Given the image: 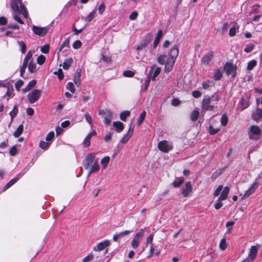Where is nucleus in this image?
Here are the masks:
<instances>
[{
  "label": "nucleus",
  "instance_id": "473e14b6",
  "mask_svg": "<svg viewBox=\"0 0 262 262\" xmlns=\"http://www.w3.org/2000/svg\"><path fill=\"white\" fill-rule=\"evenodd\" d=\"M53 74L58 76L59 80H62L64 78L63 72L61 69H59L57 71L54 72Z\"/></svg>",
  "mask_w": 262,
  "mask_h": 262
},
{
  "label": "nucleus",
  "instance_id": "052dcab7",
  "mask_svg": "<svg viewBox=\"0 0 262 262\" xmlns=\"http://www.w3.org/2000/svg\"><path fill=\"white\" fill-rule=\"evenodd\" d=\"M84 116L86 121L89 123L90 125H92V119L91 115L88 113H85Z\"/></svg>",
  "mask_w": 262,
  "mask_h": 262
},
{
  "label": "nucleus",
  "instance_id": "412c9836",
  "mask_svg": "<svg viewBox=\"0 0 262 262\" xmlns=\"http://www.w3.org/2000/svg\"><path fill=\"white\" fill-rule=\"evenodd\" d=\"M113 125L115 128L116 132L118 133H120L124 129L123 124L120 121L114 122Z\"/></svg>",
  "mask_w": 262,
  "mask_h": 262
},
{
  "label": "nucleus",
  "instance_id": "f03ea898",
  "mask_svg": "<svg viewBox=\"0 0 262 262\" xmlns=\"http://www.w3.org/2000/svg\"><path fill=\"white\" fill-rule=\"evenodd\" d=\"M214 98L213 96H205L202 102V108L203 111H212L213 110L214 107V105L212 104V100Z\"/></svg>",
  "mask_w": 262,
  "mask_h": 262
},
{
  "label": "nucleus",
  "instance_id": "13d9d810",
  "mask_svg": "<svg viewBox=\"0 0 262 262\" xmlns=\"http://www.w3.org/2000/svg\"><path fill=\"white\" fill-rule=\"evenodd\" d=\"M32 57V53L30 51H29L28 52L26 56H25L24 61H26V62L28 63L29 61L31 59Z\"/></svg>",
  "mask_w": 262,
  "mask_h": 262
},
{
  "label": "nucleus",
  "instance_id": "7c9ffc66",
  "mask_svg": "<svg viewBox=\"0 0 262 262\" xmlns=\"http://www.w3.org/2000/svg\"><path fill=\"white\" fill-rule=\"evenodd\" d=\"M96 10L92 11L87 16L84 18V20L87 22L91 21L95 16Z\"/></svg>",
  "mask_w": 262,
  "mask_h": 262
},
{
  "label": "nucleus",
  "instance_id": "4be33fe9",
  "mask_svg": "<svg viewBox=\"0 0 262 262\" xmlns=\"http://www.w3.org/2000/svg\"><path fill=\"white\" fill-rule=\"evenodd\" d=\"M229 188L228 186H226L224 187L223 190L222 191L220 197V200H225L227 199L228 196V194L229 192Z\"/></svg>",
  "mask_w": 262,
  "mask_h": 262
},
{
  "label": "nucleus",
  "instance_id": "ddd939ff",
  "mask_svg": "<svg viewBox=\"0 0 262 262\" xmlns=\"http://www.w3.org/2000/svg\"><path fill=\"white\" fill-rule=\"evenodd\" d=\"M110 245V242L108 240H104L102 242L98 243L95 247L93 248L95 251H100L103 250Z\"/></svg>",
  "mask_w": 262,
  "mask_h": 262
},
{
  "label": "nucleus",
  "instance_id": "9b49d317",
  "mask_svg": "<svg viewBox=\"0 0 262 262\" xmlns=\"http://www.w3.org/2000/svg\"><path fill=\"white\" fill-rule=\"evenodd\" d=\"M32 31L35 34L39 36H44L47 33L48 29L46 27L33 26Z\"/></svg>",
  "mask_w": 262,
  "mask_h": 262
},
{
  "label": "nucleus",
  "instance_id": "603ef678",
  "mask_svg": "<svg viewBox=\"0 0 262 262\" xmlns=\"http://www.w3.org/2000/svg\"><path fill=\"white\" fill-rule=\"evenodd\" d=\"M81 46H82V43L79 40H76L73 44V47L75 49H79L81 47Z\"/></svg>",
  "mask_w": 262,
  "mask_h": 262
},
{
  "label": "nucleus",
  "instance_id": "20e7f679",
  "mask_svg": "<svg viewBox=\"0 0 262 262\" xmlns=\"http://www.w3.org/2000/svg\"><path fill=\"white\" fill-rule=\"evenodd\" d=\"M158 147L162 152H168L173 149V146L171 142H169L166 140H163L158 143Z\"/></svg>",
  "mask_w": 262,
  "mask_h": 262
},
{
  "label": "nucleus",
  "instance_id": "a19ab883",
  "mask_svg": "<svg viewBox=\"0 0 262 262\" xmlns=\"http://www.w3.org/2000/svg\"><path fill=\"white\" fill-rule=\"evenodd\" d=\"M257 62L255 60H251L249 62L247 66V69L248 70H252L253 68L256 65Z\"/></svg>",
  "mask_w": 262,
  "mask_h": 262
},
{
  "label": "nucleus",
  "instance_id": "774afa93",
  "mask_svg": "<svg viewBox=\"0 0 262 262\" xmlns=\"http://www.w3.org/2000/svg\"><path fill=\"white\" fill-rule=\"evenodd\" d=\"M234 222L230 221L226 223V227L228 228V232H230L232 228L233 225L234 224Z\"/></svg>",
  "mask_w": 262,
  "mask_h": 262
},
{
  "label": "nucleus",
  "instance_id": "0eeeda50",
  "mask_svg": "<svg viewBox=\"0 0 262 262\" xmlns=\"http://www.w3.org/2000/svg\"><path fill=\"white\" fill-rule=\"evenodd\" d=\"M144 229H141L139 232L136 234L131 243L132 247L133 248L136 249L138 247L140 241L144 236Z\"/></svg>",
  "mask_w": 262,
  "mask_h": 262
},
{
  "label": "nucleus",
  "instance_id": "49530a36",
  "mask_svg": "<svg viewBox=\"0 0 262 262\" xmlns=\"http://www.w3.org/2000/svg\"><path fill=\"white\" fill-rule=\"evenodd\" d=\"M146 116V112L143 111L142 113L140 114L139 116V119L138 121V125H140L141 123L143 122L144 119H145Z\"/></svg>",
  "mask_w": 262,
  "mask_h": 262
},
{
  "label": "nucleus",
  "instance_id": "9d476101",
  "mask_svg": "<svg viewBox=\"0 0 262 262\" xmlns=\"http://www.w3.org/2000/svg\"><path fill=\"white\" fill-rule=\"evenodd\" d=\"M95 158V155L93 154H88L82 162V165L86 169H88L90 166L94 163Z\"/></svg>",
  "mask_w": 262,
  "mask_h": 262
},
{
  "label": "nucleus",
  "instance_id": "dca6fc26",
  "mask_svg": "<svg viewBox=\"0 0 262 262\" xmlns=\"http://www.w3.org/2000/svg\"><path fill=\"white\" fill-rule=\"evenodd\" d=\"M213 56V52L209 51L206 55L204 56L202 59V61L204 64H208L211 60Z\"/></svg>",
  "mask_w": 262,
  "mask_h": 262
},
{
  "label": "nucleus",
  "instance_id": "864d4df0",
  "mask_svg": "<svg viewBox=\"0 0 262 262\" xmlns=\"http://www.w3.org/2000/svg\"><path fill=\"white\" fill-rule=\"evenodd\" d=\"M220 248L221 250H224L227 248V244L225 239H222L220 243Z\"/></svg>",
  "mask_w": 262,
  "mask_h": 262
},
{
  "label": "nucleus",
  "instance_id": "e433bc0d",
  "mask_svg": "<svg viewBox=\"0 0 262 262\" xmlns=\"http://www.w3.org/2000/svg\"><path fill=\"white\" fill-rule=\"evenodd\" d=\"M222 77V73L221 70L217 69L214 73L213 78L215 80H219Z\"/></svg>",
  "mask_w": 262,
  "mask_h": 262
},
{
  "label": "nucleus",
  "instance_id": "72a5a7b5",
  "mask_svg": "<svg viewBox=\"0 0 262 262\" xmlns=\"http://www.w3.org/2000/svg\"><path fill=\"white\" fill-rule=\"evenodd\" d=\"M257 252V249L256 247L255 246H252L251 248L249 256L251 257L252 259H253L256 255Z\"/></svg>",
  "mask_w": 262,
  "mask_h": 262
},
{
  "label": "nucleus",
  "instance_id": "680f3d73",
  "mask_svg": "<svg viewBox=\"0 0 262 262\" xmlns=\"http://www.w3.org/2000/svg\"><path fill=\"white\" fill-rule=\"evenodd\" d=\"M19 44L21 46V52L23 53H25L26 51V45L23 41L19 42Z\"/></svg>",
  "mask_w": 262,
  "mask_h": 262
},
{
  "label": "nucleus",
  "instance_id": "4c0bfd02",
  "mask_svg": "<svg viewBox=\"0 0 262 262\" xmlns=\"http://www.w3.org/2000/svg\"><path fill=\"white\" fill-rule=\"evenodd\" d=\"M130 112L128 111L122 112L120 114V118L122 121H125L127 117L129 116Z\"/></svg>",
  "mask_w": 262,
  "mask_h": 262
},
{
  "label": "nucleus",
  "instance_id": "0e129e2a",
  "mask_svg": "<svg viewBox=\"0 0 262 262\" xmlns=\"http://www.w3.org/2000/svg\"><path fill=\"white\" fill-rule=\"evenodd\" d=\"M138 15V13L137 11H134L130 14L129 18L130 20H135L137 18Z\"/></svg>",
  "mask_w": 262,
  "mask_h": 262
},
{
  "label": "nucleus",
  "instance_id": "c03bdc74",
  "mask_svg": "<svg viewBox=\"0 0 262 262\" xmlns=\"http://www.w3.org/2000/svg\"><path fill=\"white\" fill-rule=\"evenodd\" d=\"M50 146V143L43 141H41L39 142V147L43 149H47Z\"/></svg>",
  "mask_w": 262,
  "mask_h": 262
},
{
  "label": "nucleus",
  "instance_id": "1a4fd4ad",
  "mask_svg": "<svg viewBox=\"0 0 262 262\" xmlns=\"http://www.w3.org/2000/svg\"><path fill=\"white\" fill-rule=\"evenodd\" d=\"M259 182L257 181V179L255 180V181L251 185L250 187L248 190H247L244 195H243L242 199L244 200L249 197L250 195L253 194L256 189L258 187Z\"/></svg>",
  "mask_w": 262,
  "mask_h": 262
},
{
  "label": "nucleus",
  "instance_id": "6e6d98bb",
  "mask_svg": "<svg viewBox=\"0 0 262 262\" xmlns=\"http://www.w3.org/2000/svg\"><path fill=\"white\" fill-rule=\"evenodd\" d=\"M220 130V128H214L212 126H210L209 132L211 135H214L218 133Z\"/></svg>",
  "mask_w": 262,
  "mask_h": 262
},
{
  "label": "nucleus",
  "instance_id": "4d7b16f0",
  "mask_svg": "<svg viewBox=\"0 0 262 262\" xmlns=\"http://www.w3.org/2000/svg\"><path fill=\"white\" fill-rule=\"evenodd\" d=\"M212 83L213 82L212 81L209 80L204 82L202 84V87L203 89L207 90L210 86H211V84H212Z\"/></svg>",
  "mask_w": 262,
  "mask_h": 262
},
{
  "label": "nucleus",
  "instance_id": "ea45409f",
  "mask_svg": "<svg viewBox=\"0 0 262 262\" xmlns=\"http://www.w3.org/2000/svg\"><path fill=\"white\" fill-rule=\"evenodd\" d=\"M18 4L20 6V8H19V11H16L17 12H18L19 13H21L23 12H25V11L27 10L26 7L25 6L24 4H23L22 0L21 1V2H17V5L18 6Z\"/></svg>",
  "mask_w": 262,
  "mask_h": 262
},
{
  "label": "nucleus",
  "instance_id": "3c124183",
  "mask_svg": "<svg viewBox=\"0 0 262 262\" xmlns=\"http://www.w3.org/2000/svg\"><path fill=\"white\" fill-rule=\"evenodd\" d=\"M67 89L70 90L72 93H74L75 91L74 85L72 82H68L67 85Z\"/></svg>",
  "mask_w": 262,
  "mask_h": 262
},
{
  "label": "nucleus",
  "instance_id": "7ed1b4c3",
  "mask_svg": "<svg viewBox=\"0 0 262 262\" xmlns=\"http://www.w3.org/2000/svg\"><path fill=\"white\" fill-rule=\"evenodd\" d=\"M262 134L261 129L256 125H252L250 127L248 135L250 139L258 140Z\"/></svg>",
  "mask_w": 262,
  "mask_h": 262
},
{
  "label": "nucleus",
  "instance_id": "cd10ccee",
  "mask_svg": "<svg viewBox=\"0 0 262 262\" xmlns=\"http://www.w3.org/2000/svg\"><path fill=\"white\" fill-rule=\"evenodd\" d=\"M110 161V157L109 156H105L101 160L100 163L103 169H105L106 168Z\"/></svg>",
  "mask_w": 262,
  "mask_h": 262
},
{
  "label": "nucleus",
  "instance_id": "f704fd0d",
  "mask_svg": "<svg viewBox=\"0 0 262 262\" xmlns=\"http://www.w3.org/2000/svg\"><path fill=\"white\" fill-rule=\"evenodd\" d=\"M17 113L18 108L17 106L15 105L13 107L12 110L9 113V115L12 120L16 116Z\"/></svg>",
  "mask_w": 262,
  "mask_h": 262
},
{
  "label": "nucleus",
  "instance_id": "bf43d9fd",
  "mask_svg": "<svg viewBox=\"0 0 262 262\" xmlns=\"http://www.w3.org/2000/svg\"><path fill=\"white\" fill-rule=\"evenodd\" d=\"M222 189H223L222 185L219 186L213 193L214 196H218L220 194V193H221V191H222Z\"/></svg>",
  "mask_w": 262,
  "mask_h": 262
},
{
  "label": "nucleus",
  "instance_id": "a211bd4d",
  "mask_svg": "<svg viewBox=\"0 0 262 262\" xmlns=\"http://www.w3.org/2000/svg\"><path fill=\"white\" fill-rule=\"evenodd\" d=\"M81 70L80 69H77L76 72H75L74 76L73 81L75 83V84L78 86L80 85V78L81 76Z\"/></svg>",
  "mask_w": 262,
  "mask_h": 262
},
{
  "label": "nucleus",
  "instance_id": "c9c22d12",
  "mask_svg": "<svg viewBox=\"0 0 262 262\" xmlns=\"http://www.w3.org/2000/svg\"><path fill=\"white\" fill-rule=\"evenodd\" d=\"M199 112L197 110L193 111L191 115H190V119L192 121H196L199 117Z\"/></svg>",
  "mask_w": 262,
  "mask_h": 262
},
{
  "label": "nucleus",
  "instance_id": "338daca9",
  "mask_svg": "<svg viewBox=\"0 0 262 262\" xmlns=\"http://www.w3.org/2000/svg\"><path fill=\"white\" fill-rule=\"evenodd\" d=\"M90 140L91 138H90L89 137H86V138L84 139L83 142V144L84 146L88 147L90 145Z\"/></svg>",
  "mask_w": 262,
  "mask_h": 262
},
{
  "label": "nucleus",
  "instance_id": "6ab92c4d",
  "mask_svg": "<svg viewBox=\"0 0 262 262\" xmlns=\"http://www.w3.org/2000/svg\"><path fill=\"white\" fill-rule=\"evenodd\" d=\"M100 170V167L99 165V164L98 162L95 161L92 164L91 167L90 168L89 173H88V177L90 176L91 174L94 172H98Z\"/></svg>",
  "mask_w": 262,
  "mask_h": 262
},
{
  "label": "nucleus",
  "instance_id": "e2e57ef3",
  "mask_svg": "<svg viewBox=\"0 0 262 262\" xmlns=\"http://www.w3.org/2000/svg\"><path fill=\"white\" fill-rule=\"evenodd\" d=\"M17 152V150L15 146H12L10 150V154L11 156H15Z\"/></svg>",
  "mask_w": 262,
  "mask_h": 262
},
{
  "label": "nucleus",
  "instance_id": "6e6552de",
  "mask_svg": "<svg viewBox=\"0 0 262 262\" xmlns=\"http://www.w3.org/2000/svg\"><path fill=\"white\" fill-rule=\"evenodd\" d=\"M99 115H104V123L106 125L110 124L112 119V113L107 110H101L99 111Z\"/></svg>",
  "mask_w": 262,
  "mask_h": 262
},
{
  "label": "nucleus",
  "instance_id": "5701e85b",
  "mask_svg": "<svg viewBox=\"0 0 262 262\" xmlns=\"http://www.w3.org/2000/svg\"><path fill=\"white\" fill-rule=\"evenodd\" d=\"M36 80H32L31 81H29L28 83V85L26 88L23 89V91L24 93H27L29 91H30L31 89H32L36 84Z\"/></svg>",
  "mask_w": 262,
  "mask_h": 262
},
{
  "label": "nucleus",
  "instance_id": "aec40b11",
  "mask_svg": "<svg viewBox=\"0 0 262 262\" xmlns=\"http://www.w3.org/2000/svg\"><path fill=\"white\" fill-rule=\"evenodd\" d=\"M231 28L229 31V35L231 37H233L235 35L237 30H238V27L237 24H235L234 23L230 24Z\"/></svg>",
  "mask_w": 262,
  "mask_h": 262
},
{
  "label": "nucleus",
  "instance_id": "f3484780",
  "mask_svg": "<svg viewBox=\"0 0 262 262\" xmlns=\"http://www.w3.org/2000/svg\"><path fill=\"white\" fill-rule=\"evenodd\" d=\"M253 119L258 122L262 118V109L257 108L252 116Z\"/></svg>",
  "mask_w": 262,
  "mask_h": 262
},
{
  "label": "nucleus",
  "instance_id": "a878e982",
  "mask_svg": "<svg viewBox=\"0 0 262 262\" xmlns=\"http://www.w3.org/2000/svg\"><path fill=\"white\" fill-rule=\"evenodd\" d=\"M18 179L17 178H14L11 179L9 182H8L4 187L3 191H5L7 189L10 188L11 186L14 185L17 181Z\"/></svg>",
  "mask_w": 262,
  "mask_h": 262
},
{
  "label": "nucleus",
  "instance_id": "2eb2a0df",
  "mask_svg": "<svg viewBox=\"0 0 262 262\" xmlns=\"http://www.w3.org/2000/svg\"><path fill=\"white\" fill-rule=\"evenodd\" d=\"M192 187L190 182H187L185 184V187L183 189L182 194L184 197H187L192 192Z\"/></svg>",
  "mask_w": 262,
  "mask_h": 262
},
{
  "label": "nucleus",
  "instance_id": "de8ad7c7",
  "mask_svg": "<svg viewBox=\"0 0 262 262\" xmlns=\"http://www.w3.org/2000/svg\"><path fill=\"white\" fill-rule=\"evenodd\" d=\"M45 60L46 57L43 55H40L37 59V62L39 65H42L45 62Z\"/></svg>",
  "mask_w": 262,
  "mask_h": 262
},
{
  "label": "nucleus",
  "instance_id": "393cba45",
  "mask_svg": "<svg viewBox=\"0 0 262 262\" xmlns=\"http://www.w3.org/2000/svg\"><path fill=\"white\" fill-rule=\"evenodd\" d=\"M6 86L7 88V91L6 93V94L4 96V97H5L6 96L8 97L9 98L13 97L14 89L13 85L12 84H8L7 85H6Z\"/></svg>",
  "mask_w": 262,
  "mask_h": 262
},
{
  "label": "nucleus",
  "instance_id": "09e8293b",
  "mask_svg": "<svg viewBox=\"0 0 262 262\" xmlns=\"http://www.w3.org/2000/svg\"><path fill=\"white\" fill-rule=\"evenodd\" d=\"M221 124L224 126L227 125L228 123V118L225 114L222 115V118L221 119Z\"/></svg>",
  "mask_w": 262,
  "mask_h": 262
},
{
  "label": "nucleus",
  "instance_id": "f257e3e1",
  "mask_svg": "<svg viewBox=\"0 0 262 262\" xmlns=\"http://www.w3.org/2000/svg\"><path fill=\"white\" fill-rule=\"evenodd\" d=\"M179 55V48L178 45H174L168 53L169 57L165 62L166 55H160L157 58L158 62L162 65L165 64V71L170 72L174 66L176 59Z\"/></svg>",
  "mask_w": 262,
  "mask_h": 262
},
{
  "label": "nucleus",
  "instance_id": "8fccbe9b",
  "mask_svg": "<svg viewBox=\"0 0 262 262\" xmlns=\"http://www.w3.org/2000/svg\"><path fill=\"white\" fill-rule=\"evenodd\" d=\"M135 73L130 70H127L123 72V75L127 77H132L134 76Z\"/></svg>",
  "mask_w": 262,
  "mask_h": 262
},
{
  "label": "nucleus",
  "instance_id": "bb28decb",
  "mask_svg": "<svg viewBox=\"0 0 262 262\" xmlns=\"http://www.w3.org/2000/svg\"><path fill=\"white\" fill-rule=\"evenodd\" d=\"M24 130V126L23 124H20L17 128L16 130L13 133V136L15 138L19 137L23 133Z\"/></svg>",
  "mask_w": 262,
  "mask_h": 262
},
{
  "label": "nucleus",
  "instance_id": "c756f323",
  "mask_svg": "<svg viewBox=\"0 0 262 262\" xmlns=\"http://www.w3.org/2000/svg\"><path fill=\"white\" fill-rule=\"evenodd\" d=\"M21 0H13L11 3V7L14 11H19V7L17 5V2H21Z\"/></svg>",
  "mask_w": 262,
  "mask_h": 262
},
{
  "label": "nucleus",
  "instance_id": "b1692460",
  "mask_svg": "<svg viewBox=\"0 0 262 262\" xmlns=\"http://www.w3.org/2000/svg\"><path fill=\"white\" fill-rule=\"evenodd\" d=\"M163 35V31L162 30H160L158 31L157 35L155 39L154 43H153V47L154 48H156L160 40V38L162 37Z\"/></svg>",
  "mask_w": 262,
  "mask_h": 262
},
{
  "label": "nucleus",
  "instance_id": "4468645a",
  "mask_svg": "<svg viewBox=\"0 0 262 262\" xmlns=\"http://www.w3.org/2000/svg\"><path fill=\"white\" fill-rule=\"evenodd\" d=\"M134 133V125L133 124L129 125V127L128 132L124 135L123 137L120 141V142L125 144L126 143L129 138L133 136Z\"/></svg>",
  "mask_w": 262,
  "mask_h": 262
},
{
  "label": "nucleus",
  "instance_id": "69168bd1",
  "mask_svg": "<svg viewBox=\"0 0 262 262\" xmlns=\"http://www.w3.org/2000/svg\"><path fill=\"white\" fill-rule=\"evenodd\" d=\"M93 258V255L92 253H91L89 255H88L87 256L84 257L82 261H83V262H88V261H90L91 260H92Z\"/></svg>",
  "mask_w": 262,
  "mask_h": 262
},
{
  "label": "nucleus",
  "instance_id": "39448f33",
  "mask_svg": "<svg viewBox=\"0 0 262 262\" xmlns=\"http://www.w3.org/2000/svg\"><path fill=\"white\" fill-rule=\"evenodd\" d=\"M224 70L227 75H231L232 77L235 78L236 75V67L231 62H227L224 67Z\"/></svg>",
  "mask_w": 262,
  "mask_h": 262
},
{
  "label": "nucleus",
  "instance_id": "79ce46f5",
  "mask_svg": "<svg viewBox=\"0 0 262 262\" xmlns=\"http://www.w3.org/2000/svg\"><path fill=\"white\" fill-rule=\"evenodd\" d=\"M50 46L49 44H46L40 48V51L41 52L45 54H47L49 52Z\"/></svg>",
  "mask_w": 262,
  "mask_h": 262
},
{
  "label": "nucleus",
  "instance_id": "a18cd8bd",
  "mask_svg": "<svg viewBox=\"0 0 262 262\" xmlns=\"http://www.w3.org/2000/svg\"><path fill=\"white\" fill-rule=\"evenodd\" d=\"M23 84L24 81L21 79H19L16 81V82L15 83V87L17 91H19L20 88L22 86Z\"/></svg>",
  "mask_w": 262,
  "mask_h": 262
},
{
  "label": "nucleus",
  "instance_id": "c85d7f7f",
  "mask_svg": "<svg viewBox=\"0 0 262 262\" xmlns=\"http://www.w3.org/2000/svg\"><path fill=\"white\" fill-rule=\"evenodd\" d=\"M184 182V179L182 177L177 178L173 182L172 185L174 187H179Z\"/></svg>",
  "mask_w": 262,
  "mask_h": 262
},
{
  "label": "nucleus",
  "instance_id": "58836bf2",
  "mask_svg": "<svg viewBox=\"0 0 262 262\" xmlns=\"http://www.w3.org/2000/svg\"><path fill=\"white\" fill-rule=\"evenodd\" d=\"M254 47L255 45L253 43H250L246 46V48L244 49V51L247 53H249L253 50Z\"/></svg>",
  "mask_w": 262,
  "mask_h": 262
},
{
  "label": "nucleus",
  "instance_id": "2f4dec72",
  "mask_svg": "<svg viewBox=\"0 0 262 262\" xmlns=\"http://www.w3.org/2000/svg\"><path fill=\"white\" fill-rule=\"evenodd\" d=\"M28 70L32 73H34L36 72V64L32 61H30L28 63Z\"/></svg>",
  "mask_w": 262,
  "mask_h": 262
},
{
  "label": "nucleus",
  "instance_id": "37998d69",
  "mask_svg": "<svg viewBox=\"0 0 262 262\" xmlns=\"http://www.w3.org/2000/svg\"><path fill=\"white\" fill-rule=\"evenodd\" d=\"M240 107L242 110H243L247 108L249 106V103L247 101L244 99H242L239 103Z\"/></svg>",
  "mask_w": 262,
  "mask_h": 262
},
{
  "label": "nucleus",
  "instance_id": "423d86ee",
  "mask_svg": "<svg viewBox=\"0 0 262 262\" xmlns=\"http://www.w3.org/2000/svg\"><path fill=\"white\" fill-rule=\"evenodd\" d=\"M41 91L38 89L33 90L28 95V99L30 103H34L36 102L41 96Z\"/></svg>",
  "mask_w": 262,
  "mask_h": 262
},
{
  "label": "nucleus",
  "instance_id": "f8f14e48",
  "mask_svg": "<svg viewBox=\"0 0 262 262\" xmlns=\"http://www.w3.org/2000/svg\"><path fill=\"white\" fill-rule=\"evenodd\" d=\"M160 68H155V65H152L150 67V69L149 71L148 77H150L152 80H154L156 77L160 74Z\"/></svg>",
  "mask_w": 262,
  "mask_h": 262
},
{
  "label": "nucleus",
  "instance_id": "5fc2aeb1",
  "mask_svg": "<svg viewBox=\"0 0 262 262\" xmlns=\"http://www.w3.org/2000/svg\"><path fill=\"white\" fill-rule=\"evenodd\" d=\"M54 132H50L47 136L46 138V141L49 142L52 140V139L54 137Z\"/></svg>",
  "mask_w": 262,
  "mask_h": 262
}]
</instances>
